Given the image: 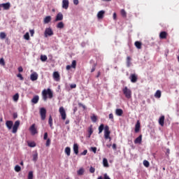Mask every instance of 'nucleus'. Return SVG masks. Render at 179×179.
Here are the masks:
<instances>
[{"label":"nucleus","mask_w":179,"mask_h":179,"mask_svg":"<svg viewBox=\"0 0 179 179\" xmlns=\"http://www.w3.org/2000/svg\"><path fill=\"white\" fill-rule=\"evenodd\" d=\"M110 134H111V131H110V127L108 126H106L104 128L105 139H109V141H111V137H110Z\"/></svg>","instance_id":"obj_3"},{"label":"nucleus","mask_w":179,"mask_h":179,"mask_svg":"<svg viewBox=\"0 0 179 179\" xmlns=\"http://www.w3.org/2000/svg\"><path fill=\"white\" fill-rule=\"evenodd\" d=\"M6 127H7L8 129L10 130L13 128L12 133L13 134H16L17 132V129L19 127H20V121L17 120L15 122L14 125H13V122L11 120H7L6 122Z\"/></svg>","instance_id":"obj_1"},{"label":"nucleus","mask_w":179,"mask_h":179,"mask_svg":"<svg viewBox=\"0 0 179 179\" xmlns=\"http://www.w3.org/2000/svg\"><path fill=\"white\" fill-rule=\"evenodd\" d=\"M71 66V68H73L75 69L76 68V60H73Z\"/></svg>","instance_id":"obj_46"},{"label":"nucleus","mask_w":179,"mask_h":179,"mask_svg":"<svg viewBox=\"0 0 179 179\" xmlns=\"http://www.w3.org/2000/svg\"><path fill=\"white\" fill-rule=\"evenodd\" d=\"M134 143L136 144H141L142 143V135H140L138 137H137L135 141H134Z\"/></svg>","instance_id":"obj_18"},{"label":"nucleus","mask_w":179,"mask_h":179,"mask_svg":"<svg viewBox=\"0 0 179 179\" xmlns=\"http://www.w3.org/2000/svg\"><path fill=\"white\" fill-rule=\"evenodd\" d=\"M0 65H2V66H5V59H3V58L0 59Z\"/></svg>","instance_id":"obj_48"},{"label":"nucleus","mask_w":179,"mask_h":179,"mask_svg":"<svg viewBox=\"0 0 179 179\" xmlns=\"http://www.w3.org/2000/svg\"><path fill=\"white\" fill-rule=\"evenodd\" d=\"M38 159V154L37 153V152H36L34 155H33V161L34 162H37Z\"/></svg>","instance_id":"obj_31"},{"label":"nucleus","mask_w":179,"mask_h":179,"mask_svg":"<svg viewBox=\"0 0 179 179\" xmlns=\"http://www.w3.org/2000/svg\"><path fill=\"white\" fill-rule=\"evenodd\" d=\"M59 73H58L57 71H55L53 73V79H55V80H56V82H59Z\"/></svg>","instance_id":"obj_13"},{"label":"nucleus","mask_w":179,"mask_h":179,"mask_svg":"<svg viewBox=\"0 0 179 179\" xmlns=\"http://www.w3.org/2000/svg\"><path fill=\"white\" fill-rule=\"evenodd\" d=\"M103 167H108V161L107 160L106 158H103Z\"/></svg>","instance_id":"obj_30"},{"label":"nucleus","mask_w":179,"mask_h":179,"mask_svg":"<svg viewBox=\"0 0 179 179\" xmlns=\"http://www.w3.org/2000/svg\"><path fill=\"white\" fill-rule=\"evenodd\" d=\"M78 176H83L85 174V169L83 167H81L79 169L78 171H77Z\"/></svg>","instance_id":"obj_19"},{"label":"nucleus","mask_w":179,"mask_h":179,"mask_svg":"<svg viewBox=\"0 0 179 179\" xmlns=\"http://www.w3.org/2000/svg\"><path fill=\"white\" fill-rule=\"evenodd\" d=\"M1 8H3V10H9L10 9V3H1Z\"/></svg>","instance_id":"obj_10"},{"label":"nucleus","mask_w":179,"mask_h":179,"mask_svg":"<svg viewBox=\"0 0 179 179\" xmlns=\"http://www.w3.org/2000/svg\"><path fill=\"white\" fill-rule=\"evenodd\" d=\"M46 94H48L49 99H52V91L51 89L48 88L47 90H45Z\"/></svg>","instance_id":"obj_22"},{"label":"nucleus","mask_w":179,"mask_h":179,"mask_svg":"<svg viewBox=\"0 0 179 179\" xmlns=\"http://www.w3.org/2000/svg\"><path fill=\"white\" fill-rule=\"evenodd\" d=\"M51 16L48 15V16H46L44 20H43V23L45 24H47L48 23H50V22H51Z\"/></svg>","instance_id":"obj_17"},{"label":"nucleus","mask_w":179,"mask_h":179,"mask_svg":"<svg viewBox=\"0 0 179 179\" xmlns=\"http://www.w3.org/2000/svg\"><path fill=\"white\" fill-rule=\"evenodd\" d=\"M48 138V133L45 132L43 136L44 141H47Z\"/></svg>","instance_id":"obj_51"},{"label":"nucleus","mask_w":179,"mask_h":179,"mask_svg":"<svg viewBox=\"0 0 179 179\" xmlns=\"http://www.w3.org/2000/svg\"><path fill=\"white\" fill-rule=\"evenodd\" d=\"M64 20V15H62V13H59L56 15L55 22H61V20Z\"/></svg>","instance_id":"obj_9"},{"label":"nucleus","mask_w":179,"mask_h":179,"mask_svg":"<svg viewBox=\"0 0 179 179\" xmlns=\"http://www.w3.org/2000/svg\"><path fill=\"white\" fill-rule=\"evenodd\" d=\"M139 129H141V122H139V120H138L135 125V132L138 134V132H139Z\"/></svg>","instance_id":"obj_16"},{"label":"nucleus","mask_w":179,"mask_h":179,"mask_svg":"<svg viewBox=\"0 0 179 179\" xmlns=\"http://www.w3.org/2000/svg\"><path fill=\"white\" fill-rule=\"evenodd\" d=\"M124 111L122 110V109H116L115 110V114L116 115H118L119 117H121V115H122Z\"/></svg>","instance_id":"obj_21"},{"label":"nucleus","mask_w":179,"mask_h":179,"mask_svg":"<svg viewBox=\"0 0 179 179\" xmlns=\"http://www.w3.org/2000/svg\"><path fill=\"white\" fill-rule=\"evenodd\" d=\"M130 79L132 83H136L138 80V76H136V74H131Z\"/></svg>","instance_id":"obj_12"},{"label":"nucleus","mask_w":179,"mask_h":179,"mask_svg":"<svg viewBox=\"0 0 179 179\" xmlns=\"http://www.w3.org/2000/svg\"><path fill=\"white\" fill-rule=\"evenodd\" d=\"M47 59H48V57L46 55H41V60L42 61V62H45Z\"/></svg>","instance_id":"obj_37"},{"label":"nucleus","mask_w":179,"mask_h":179,"mask_svg":"<svg viewBox=\"0 0 179 179\" xmlns=\"http://www.w3.org/2000/svg\"><path fill=\"white\" fill-rule=\"evenodd\" d=\"M46 146H50L51 145V140L50 138H48L46 141Z\"/></svg>","instance_id":"obj_50"},{"label":"nucleus","mask_w":179,"mask_h":179,"mask_svg":"<svg viewBox=\"0 0 179 179\" xmlns=\"http://www.w3.org/2000/svg\"><path fill=\"white\" fill-rule=\"evenodd\" d=\"M86 155H87V150H84V151L81 153V155H82V156H86Z\"/></svg>","instance_id":"obj_55"},{"label":"nucleus","mask_w":179,"mask_h":179,"mask_svg":"<svg viewBox=\"0 0 179 179\" xmlns=\"http://www.w3.org/2000/svg\"><path fill=\"white\" fill-rule=\"evenodd\" d=\"M45 37H51V36H54V31L51 27L46 28L44 33Z\"/></svg>","instance_id":"obj_4"},{"label":"nucleus","mask_w":179,"mask_h":179,"mask_svg":"<svg viewBox=\"0 0 179 179\" xmlns=\"http://www.w3.org/2000/svg\"><path fill=\"white\" fill-rule=\"evenodd\" d=\"M24 38L25 40H30V35L29 34V32H27L24 35Z\"/></svg>","instance_id":"obj_42"},{"label":"nucleus","mask_w":179,"mask_h":179,"mask_svg":"<svg viewBox=\"0 0 179 179\" xmlns=\"http://www.w3.org/2000/svg\"><path fill=\"white\" fill-rule=\"evenodd\" d=\"M74 5H79V0H73Z\"/></svg>","instance_id":"obj_59"},{"label":"nucleus","mask_w":179,"mask_h":179,"mask_svg":"<svg viewBox=\"0 0 179 179\" xmlns=\"http://www.w3.org/2000/svg\"><path fill=\"white\" fill-rule=\"evenodd\" d=\"M59 111L62 116V119L64 120H66V113L65 112L64 107H60Z\"/></svg>","instance_id":"obj_6"},{"label":"nucleus","mask_w":179,"mask_h":179,"mask_svg":"<svg viewBox=\"0 0 179 179\" xmlns=\"http://www.w3.org/2000/svg\"><path fill=\"white\" fill-rule=\"evenodd\" d=\"M42 94H43V99L44 101H47V92H45V90H44L42 92Z\"/></svg>","instance_id":"obj_34"},{"label":"nucleus","mask_w":179,"mask_h":179,"mask_svg":"<svg viewBox=\"0 0 179 179\" xmlns=\"http://www.w3.org/2000/svg\"><path fill=\"white\" fill-rule=\"evenodd\" d=\"M155 97L160 99V97H162V92L160 90H157L155 94Z\"/></svg>","instance_id":"obj_26"},{"label":"nucleus","mask_w":179,"mask_h":179,"mask_svg":"<svg viewBox=\"0 0 179 179\" xmlns=\"http://www.w3.org/2000/svg\"><path fill=\"white\" fill-rule=\"evenodd\" d=\"M71 89H76V84H71L70 85Z\"/></svg>","instance_id":"obj_57"},{"label":"nucleus","mask_w":179,"mask_h":179,"mask_svg":"<svg viewBox=\"0 0 179 179\" xmlns=\"http://www.w3.org/2000/svg\"><path fill=\"white\" fill-rule=\"evenodd\" d=\"M88 134H89V136H88V138H90V136H92V134H93V126L91 125L89 129H88Z\"/></svg>","instance_id":"obj_25"},{"label":"nucleus","mask_w":179,"mask_h":179,"mask_svg":"<svg viewBox=\"0 0 179 179\" xmlns=\"http://www.w3.org/2000/svg\"><path fill=\"white\" fill-rule=\"evenodd\" d=\"M64 152L67 156H71V148L66 147L64 150Z\"/></svg>","instance_id":"obj_27"},{"label":"nucleus","mask_w":179,"mask_h":179,"mask_svg":"<svg viewBox=\"0 0 179 179\" xmlns=\"http://www.w3.org/2000/svg\"><path fill=\"white\" fill-rule=\"evenodd\" d=\"M64 26H65V24H64V22H60L57 23V29H64Z\"/></svg>","instance_id":"obj_29"},{"label":"nucleus","mask_w":179,"mask_h":179,"mask_svg":"<svg viewBox=\"0 0 179 179\" xmlns=\"http://www.w3.org/2000/svg\"><path fill=\"white\" fill-rule=\"evenodd\" d=\"M78 106H79L80 107H83V108H84V110L86 108V106H85V105H83V103H78Z\"/></svg>","instance_id":"obj_60"},{"label":"nucleus","mask_w":179,"mask_h":179,"mask_svg":"<svg viewBox=\"0 0 179 179\" xmlns=\"http://www.w3.org/2000/svg\"><path fill=\"white\" fill-rule=\"evenodd\" d=\"M22 168L20 167V166L19 165H16L15 166V171H16L17 173H19V171H21Z\"/></svg>","instance_id":"obj_38"},{"label":"nucleus","mask_w":179,"mask_h":179,"mask_svg":"<svg viewBox=\"0 0 179 179\" xmlns=\"http://www.w3.org/2000/svg\"><path fill=\"white\" fill-rule=\"evenodd\" d=\"M94 171H96V169H94V167H93V166H90V173L93 174L94 173Z\"/></svg>","instance_id":"obj_47"},{"label":"nucleus","mask_w":179,"mask_h":179,"mask_svg":"<svg viewBox=\"0 0 179 179\" xmlns=\"http://www.w3.org/2000/svg\"><path fill=\"white\" fill-rule=\"evenodd\" d=\"M30 79L32 82H34L38 79V74L36 72H34L30 75Z\"/></svg>","instance_id":"obj_7"},{"label":"nucleus","mask_w":179,"mask_h":179,"mask_svg":"<svg viewBox=\"0 0 179 179\" xmlns=\"http://www.w3.org/2000/svg\"><path fill=\"white\" fill-rule=\"evenodd\" d=\"M90 150H92V152H93L94 153H96V152H97V148L96 147H92L90 148Z\"/></svg>","instance_id":"obj_49"},{"label":"nucleus","mask_w":179,"mask_h":179,"mask_svg":"<svg viewBox=\"0 0 179 179\" xmlns=\"http://www.w3.org/2000/svg\"><path fill=\"white\" fill-rule=\"evenodd\" d=\"M18 72H23V67L19 66L18 67Z\"/></svg>","instance_id":"obj_63"},{"label":"nucleus","mask_w":179,"mask_h":179,"mask_svg":"<svg viewBox=\"0 0 179 179\" xmlns=\"http://www.w3.org/2000/svg\"><path fill=\"white\" fill-rule=\"evenodd\" d=\"M91 120H92V122H97V116L93 115L91 117Z\"/></svg>","instance_id":"obj_41"},{"label":"nucleus","mask_w":179,"mask_h":179,"mask_svg":"<svg viewBox=\"0 0 179 179\" xmlns=\"http://www.w3.org/2000/svg\"><path fill=\"white\" fill-rule=\"evenodd\" d=\"M104 13H106V11L101 10L97 13V17L98 19H103L104 17Z\"/></svg>","instance_id":"obj_15"},{"label":"nucleus","mask_w":179,"mask_h":179,"mask_svg":"<svg viewBox=\"0 0 179 179\" xmlns=\"http://www.w3.org/2000/svg\"><path fill=\"white\" fill-rule=\"evenodd\" d=\"M109 120H111V121H114V115L113 113L109 114Z\"/></svg>","instance_id":"obj_52"},{"label":"nucleus","mask_w":179,"mask_h":179,"mask_svg":"<svg viewBox=\"0 0 179 179\" xmlns=\"http://www.w3.org/2000/svg\"><path fill=\"white\" fill-rule=\"evenodd\" d=\"M143 165L145 166V167H149V166H150V164L149 163V161L144 160L143 161Z\"/></svg>","instance_id":"obj_43"},{"label":"nucleus","mask_w":179,"mask_h":179,"mask_svg":"<svg viewBox=\"0 0 179 179\" xmlns=\"http://www.w3.org/2000/svg\"><path fill=\"white\" fill-rule=\"evenodd\" d=\"M13 117L14 120H16V118H17V113H13Z\"/></svg>","instance_id":"obj_64"},{"label":"nucleus","mask_w":179,"mask_h":179,"mask_svg":"<svg viewBox=\"0 0 179 179\" xmlns=\"http://www.w3.org/2000/svg\"><path fill=\"white\" fill-rule=\"evenodd\" d=\"M29 130L31 131V135H36V134H38L37 129L36 128V124H33Z\"/></svg>","instance_id":"obj_8"},{"label":"nucleus","mask_w":179,"mask_h":179,"mask_svg":"<svg viewBox=\"0 0 179 179\" xmlns=\"http://www.w3.org/2000/svg\"><path fill=\"white\" fill-rule=\"evenodd\" d=\"M0 38L1 40L6 38V34L5 32H1L0 33Z\"/></svg>","instance_id":"obj_36"},{"label":"nucleus","mask_w":179,"mask_h":179,"mask_svg":"<svg viewBox=\"0 0 179 179\" xmlns=\"http://www.w3.org/2000/svg\"><path fill=\"white\" fill-rule=\"evenodd\" d=\"M121 15L123 16V17H127V12H125V10H121Z\"/></svg>","instance_id":"obj_45"},{"label":"nucleus","mask_w":179,"mask_h":179,"mask_svg":"<svg viewBox=\"0 0 179 179\" xmlns=\"http://www.w3.org/2000/svg\"><path fill=\"white\" fill-rule=\"evenodd\" d=\"M104 129V124H101L99 127V134H101V132H103V130Z\"/></svg>","instance_id":"obj_35"},{"label":"nucleus","mask_w":179,"mask_h":179,"mask_svg":"<svg viewBox=\"0 0 179 179\" xmlns=\"http://www.w3.org/2000/svg\"><path fill=\"white\" fill-rule=\"evenodd\" d=\"M34 175L33 171H29L28 173V179H33Z\"/></svg>","instance_id":"obj_44"},{"label":"nucleus","mask_w":179,"mask_h":179,"mask_svg":"<svg viewBox=\"0 0 179 179\" xmlns=\"http://www.w3.org/2000/svg\"><path fill=\"white\" fill-rule=\"evenodd\" d=\"M112 148H113V149H114V150H117V144L113 143L112 145Z\"/></svg>","instance_id":"obj_61"},{"label":"nucleus","mask_w":179,"mask_h":179,"mask_svg":"<svg viewBox=\"0 0 179 179\" xmlns=\"http://www.w3.org/2000/svg\"><path fill=\"white\" fill-rule=\"evenodd\" d=\"M127 66L129 68L131 66V57L128 56L127 57Z\"/></svg>","instance_id":"obj_32"},{"label":"nucleus","mask_w":179,"mask_h":179,"mask_svg":"<svg viewBox=\"0 0 179 179\" xmlns=\"http://www.w3.org/2000/svg\"><path fill=\"white\" fill-rule=\"evenodd\" d=\"M94 71H96V64H94V66H92L91 72H94Z\"/></svg>","instance_id":"obj_58"},{"label":"nucleus","mask_w":179,"mask_h":179,"mask_svg":"<svg viewBox=\"0 0 179 179\" xmlns=\"http://www.w3.org/2000/svg\"><path fill=\"white\" fill-rule=\"evenodd\" d=\"M160 38H166L167 37V33L166 31H162L159 34Z\"/></svg>","instance_id":"obj_24"},{"label":"nucleus","mask_w":179,"mask_h":179,"mask_svg":"<svg viewBox=\"0 0 179 179\" xmlns=\"http://www.w3.org/2000/svg\"><path fill=\"white\" fill-rule=\"evenodd\" d=\"M123 93L127 99H131L132 97V92L127 87L123 89Z\"/></svg>","instance_id":"obj_2"},{"label":"nucleus","mask_w":179,"mask_h":179,"mask_svg":"<svg viewBox=\"0 0 179 179\" xmlns=\"http://www.w3.org/2000/svg\"><path fill=\"white\" fill-rule=\"evenodd\" d=\"M166 155L167 156V157H169V155H170V149H166Z\"/></svg>","instance_id":"obj_62"},{"label":"nucleus","mask_w":179,"mask_h":179,"mask_svg":"<svg viewBox=\"0 0 179 179\" xmlns=\"http://www.w3.org/2000/svg\"><path fill=\"white\" fill-rule=\"evenodd\" d=\"M46 114H47V110H45V108H41L40 109V115H41V118L42 121H44V120H45Z\"/></svg>","instance_id":"obj_5"},{"label":"nucleus","mask_w":179,"mask_h":179,"mask_svg":"<svg viewBox=\"0 0 179 179\" xmlns=\"http://www.w3.org/2000/svg\"><path fill=\"white\" fill-rule=\"evenodd\" d=\"M62 8H63V9H68V8H69V0H63L62 1Z\"/></svg>","instance_id":"obj_11"},{"label":"nucleus","mask_w":179,"mask_h":179,"mask_svg":"<svg viewBox=\"0 0 179 179\" xmlns=\"http://www.w3.org/2000/svg\"><path fill=\"white\" fill-rule=\"evenodd\" d=\"M28 146H29V148H36V143L29 142L28 143Z\"/></svg>","instance_id":"obj_40"},{"label":"nucleus","mask_w":179,"mask_h":179,"mask_svg":"<svg viewBox=\"0 0 179 179\" xmlns=\"http://www.w3.org/2000/svg\"><path fill=\"white\" fill-rule=\"evenodd\" d=\"M29 33L31 34V36L33 37V36H34V29H30Z\"/></svg>","instance_id":"obj_54"},{"label":"nucleus","mask_w":179,"mask_h":179,"mask_svg":"<svg viewBox=\"0 0 179 179\" xmlns=\"http://www.w3.org/2000/svg\"><path fill=\"white\" fill-rule=\"evenodd\" d=\"M135 45H136V48H138V50H141L142 48V43L139 41H136Z\"/></svg>","instance_id":"obj_28"},{"label":"nucleus","mask_w":179,"mask_h":179,"mask_svg":"<svg viewBox=\"0 0 179 179\" xmlns=\"http://www.w3.org/2000/svg\"><path fill=\"white\" fill-rule=\"evenodd\" d=\"M103 178L104 179H111V178H110V176H108V175H107V173H105L104 175H103Z\"/></svg>","instance_id":"obj_56"},{"label":"nucleus","mask_w":179,"mask_h":179,"mask_svg":"<svg viewBox=\"0 0 179 179\" xmlns=\"http://www.w3.org/2000/svg\"><path fill=\"white\" fill-rule=\"evenodd\" d=\"M38 95H36L35 96H34V99H31V103H34V104H37L38 103Z\"/></svg>","instance_id":"obj_20"},{"label":"nucleus","mask_w":179,"mask_h":179,"mask_svg":"<svg viewBox=\"0 0 179 179\" xmlns=\"http://www.w3.org/2000/svg\"><path fill=\"white\" fill-rule=\"evenodd\" d=\"M17 78H20V80H23L24 78H23V76H22L20 73H18L17 75Z\"/></svg>","instance_id":"obj_53"},{"label":"nucleus","mask_w":179,"mask_h":179,"mask_svg":"<svg viewBox=\"0 0 179 179\" xmlns=\"http://www.w3.org/2000/svg\"><path fill=\"white\" fill-rule=\"evenodd\" d=\"M48 123H49V125L51 128V129H52V117L51 115H50L49 117V120H48Z\"/></svg>","instance_id":"obj_33"},{"label":"nucleus","mask_w":179,"mask_h":179,"mask_svg":"<svg viewBox=\"0 0 179 179\" xmlns=\"http://www.w3.org/2000/svg\"><path fill=\"white\" fill-rule=\"evenodd\" d=\"M13 101H17L19 100V94H15L14 96H13Z\"/></svg>","instance_id":"obj_39"},{"label":"nucleus","mask_w":179,"mask_h":179,"mask_svg":"<svg viewBox=\"0 0 179 179\" xmlns=\"http://www.w3.org/2000/svg\"><path fill=\"white\" fill-rule=\"evenodd\" d=\"M159 124L161 127L164 125V116H162L159 120Z\"/></svg>","instance_id":"obj_23"},{"label":"nucleus","mask_w":179,"mask_h":179,"mask_svg":"<svg viewBox=\"0 0 179 179\" xmlns=\"http://www.w3.org/2000/svg\"><path fill=\"white\" fill-rule=\"evenodd\" d=\"M73 149L75 155H79V145L78 143H74Z\"/></svg>","instance_id":"obj_14"}]
</instances>
